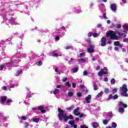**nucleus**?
I'll return each instance as SVG.
<instances>
[{"label": "nucleus", "instance_id": "nucleus-34", "mask_svg": "<svg viewBox=\"0 0 128 128\" xmlns=\"http://www.w3.org/2000/svg\"><path fill=\"white\" fill-rule=\"evenodd\" d=\"M118 96L115 94L113 96V100H118Z\"/></svg>", "mask_w": 128, "mask_h": 128}, {"label": "nucleus", "instance_id": "nucleus-19", "mask_svg": "<svg viewBox=\"0 0 128 128\" xmlns=\"http://www.w3.org/2000/svg\"><path fill=\"white\" fill-rule=\"evenodd\" d=\"M118 112H124V108L122 107L119 108Z\"/></svg>", "mask_w": 128, "mask_h": 128}, {"label": "nucleus", "instance_id": "nucleus-23", "mask_svg": "<svg viewBox=\"0 0 128 128\" xmlns=\"http://www.w3.org/2000/svg\"><path fill=\"white\" fill-rule=\"evenodd\" d=\"M58 92H60V90L58 89H56L54 92L53 94H58Z\"/></svg>", "mask_w": 128, "mask_h": 128}, {"label": "nucleus", "instance_id": "nucleus-62", "mask_svg": "<svg viewBox=\"0 0 128 128\" xmlns=\"http://www.w3.org/2000/svg\"><path fill=\"white\" fill-rule=\"evenodd\" d=\"M56 40H60V36H56Z\"/></svg>", "mask_w": 128, "mask_h": 128}, {"label": "nucleus", "instance_id": "nucleus-3", "mask_svg": "<svg viewBox=\"0 0 128 128\" xmlns=\"http://www.w3.org/2000/svg\"><path fill=\"white\" fill-rule=\"evenodd\" d=\"M120 90L122 92L121 93V96H122L128 97V86H126V84H123L122 86L120 88Z\"/></svg>", "mask_w": 128, "mask_h": 128}, {"label": "nucleus", "instance_id": "nucleus-15", "mask_svg": "<svg viewBox=\"0 0 128 128\" xmlns=\"http://www.w3.org/2000/svg\"><path fill=\"white\" fill-rule=\"evenodd\" d=\"M98 126V123L97 122H94L93 123L92 127L94 128H97Z\"/></svg>", "mask_w": 128, "mask_h": 128}, {"label": "nucleus", "instance_id": "nucleus-10", "mask_svg": "<svg viewBox=\"0 0 128 128\" xmlns=\"http://www.w3.org/2000/svg\"><path fill=\"white\" fill-rule=\"evenodd\" d=\"M91 99H92V96L88 95L85 100H86L87 104H90V100Z\"/></svg>", "mask_w": 128, "mask_h": 128}, {"label": "nucleus", "instance_id": "nucleus-7", "mask_svg": "<svg viewBox=\"0 0 128 128\" xmlns=\"http://www.w3.org/2000/svg\"><path fill=\"white\" fill-rule=\"evenodd\" d=\"M110 9L112 12H116V4H110Z\"/></svg>", "mask_w": 128, "mask_h": 128}, {"label": "nucleus", "instance_id": "nucleus-2", "mask_svg": "<svg viewBox=\"0 0 128 128\" xmlns=\"http://www.w3.org/2000/svg\"><path fill=\"white\" fill-rule=\"evenodd\" d=\"M116 32H114L112 30H110L106 32V36L108 38H110V40H118V36L116 35Z\"/></svg>", "mask_w": 128, "mask_h": 128}, {"label": "nucleus", "instance_id": "nucleus-32", "mask_svg": "<svg viewBox=\"0 0 128 128\" xmlns=\"http://www.w3.org/2000/svg\"><path fill=\"white\" fill-rule=\"evenodd\" d=\"M52 56H55L56 58H58V53H54V52H52Z\"/></svg>", "mask_w": 128, "mask_h": 128}, {"label": "nucleus", "instance_id": "nucleus-21", "mask_svg": "<svg viewBox=\"0 0 128 128\" xmlns=\"http://www.w3.org/2000/svg\"><path fill=\"white\" fill-rule=\"evenodd\" d=\"M117 124H116V122H112V128H116V126H117Z\"/></svg>", "mask_w": 128, "mask_h": 128}, {"label": "nucleus", "instance_id": "nucleus-33", "mask_svg": "<svg viewBox=\"0 0 128 128\" xmlns=\"http://www.w3.org/2000/svg\"><path fill=\"white\" fill-rule=\"evenodd\" d=\"M93 34L92 32H89L88 34V38H90L91 36H92Z\"/></svg>", "mask_w": 128, "mask_h": 128}, {"label": "nucleus", "instance_id": "nucleus-30", "mask_svg": "<svg viewBox=\"0 0 128 128\" xmlns=\"http://www.w3.org/2000/svg\"><path fill=\"white\" fill-rule=\"evenodd\" d=\"M118 34L119 36H122L124 38H126V35L124 33L118 32Z\"/></svg>", "mask_w": 128, "mask_h": 128}, {"label": "nucleus", "instance_id": "nucleus-43", "mask_svg": "<svg viewBox=\"0 0 128 128\" xmlns=\"http://www.w3.org/2000/svg\"><path fill=\"white\" fill-rule=\"evenodd\" d=\"M68 124H71L72 126V124H74V122L72 120H70L68 122Z\"/></svg>", "mask_w": 128, "mask_h": 128}, {"label": "nucleus", "instance_id": "nucleus-25", "mask_svg": "<svg viewBox=\"0 0 128 128\" xmlns=\"http://www.w3.org/2000/svg\"><path fill=\"white\" fill-rule=\"evenodd\" d=\"M78 62H86V60L82 58H80L78 60Z\"/></svg>", "mask_w": 128, "mask_h": 128}, {"label": "nucleus", "instance_id": "nucleus-57", "mask_svg": "<svg viewBox=\"0 0 128 128\" xmlns=\"http://www.w3.org/2000/svg\"><path fill=\"white\" fill-rule=\"evenodd\" d=\"M100 70V66H97L96 68V70Z\"/></svg>", "mask_w": 128, "mask_h": 128}, {"label": "nucleus", "instance_id": "nucleus-46", "mask_svg": "<svg viewBox=\"0 0 128 128\" xmlns=\"http://www.w3.org/2000/svg\"><path fill=\"white\" fill-rule=\"evenodd\" d=\"M4 66L1 65L0 66V70H4Z\"/></svg>", "mask_w": 128, "mask_h": 128}, {"label": "nucleus", "instance_id": "nucleus-48", "mask_svg": "<svg viewBox=\"0 0 128 128\" xmlns=\"http://www.w3.org/2000/svg\"><path fill=\"white\" fill-rule=\"evenodd\" d=\"M86 42H88V44H90V39L86 38Z\"/></svg>", "mask_w": 128, "mask_h": 128}, {"label": "nucleus", "instance_id": "nucleus-38", "mask_svg": "<svg viewBox=\"0 0 128 128\" xmlns=\"http://www.w3.org/2000/svg\"><path fill=\"white\" fill-rule=\"evenodd\" d=\"M123 28H124V30H128V25L126 24H124L123 25Z\"/></svg>", "mask_w": 128, "mask_h": 128}, {"label": "nucleus", "instance_id": "nucleus-9", "mask_svg": "<svg viewBox=\"0 0 128 128\" xmlns=\"http://www.w3.org/2000/svg\"><path fill=\"white\" fill-rule=\"evenodd\" d=\"M7 97L6 96H2L0 98V102L2 104H4L6 100Z\"/></svg>", "mask_w": 128, "mask_h": 128}, {"label": "nucleus", "instance_id": "nucleus-28", "mask_svg": "<svg viewBox=\"0 0 128 128\" xmlns=\"http://www.w3.org/2000/svg\"><path fill=\"white\" fill-rule=\"evenodd\" d=\"M32 122H36V124H38V122H40V119L39 118H34V119H33Z\"/></svg>", "mask_w": 128, "mask_h": 128}, {"label": "nucleus", "instance_id": "nucleus-26", "mask_svg": "<svg viewBox=\"0 0 128 128\" xmlns=\"http://www.w3.org/2000/svg\"><path fill=\"white\" fill-rule=\"evenodd\" d=\"M112 92L113 94H116V92H118V89H116V88H114L112 90Z\"/></svg>", "mask_w": 128, "mask_h": 128}, {"label": "nucleus", "instance_id": "nucleus-12", "mask_svg": "<svg viewBox=\"0 0 128 128\" xmlns=\"http://www.w3.org/2000/svg\"><path fill=\"white\" fill-rule=\"evenodd\" d=\"M118 104H119L121 108L122 107H123L124 108H128V105L126 104H124V102H119Z\"/></svg>", "mask_w": 128, "mask_h": 128}, {"label": "nucleus", "instance_id": "nucleus-20", "mask_svg": "<svg viewBox=\"0 0 128 128\" xmlns=\"http://www.w3.org/2000/svg\"><path fill=\"white\" fill-rule=\"evenodd\" d=\"M110 84H116V80L114 78H113L110 80Z\"/></svg>", "mask_w": 128, "mask_h": 128}, {"label": "nucleus", "instance_id": "nucleus-63", "mask_svg": "<svg viewBox=\"0 0 128 128\" xmlns=\"http://www.w3.org/2000/svg\"><path fill=\"white\" fill-rule=\"evenodd\" d=\"M114 50H116V52H118V47H115Z\"/></svg>", "mask_w": 128, "mask_h": 128}, {"label": "nucleus", "instance_id": "nucleus-31", "mask_svg": "<svg viewBox=\"0 0 128 128\" xmlns=\"http://www.w3.org/2000/svg\"><path fill=\"white\" fill-rule=\"evenodd\" d=\"M86 56V53L83 52L80 54L79 58H82V56Z\"/></svg>", "mask_w": 128, "mask_h": 128}, {"label": "nucleus", "instance_id": "nucleus-49", "mask_svg": "<svg viewBox=\"0 0 128 128\" xmlns=\"http://www.w3.org/2000/svg\"><path fill=\"white\" fill-rule=\"evenodd\" d=\"M79 118H82V116H84V114L79 112Z\"/></svg>", "mask_w": 128, "mask_h": 128}, {"label": "nucleus", "instance_id": "nucleus-5", "mask_svg": "<svg viewBox=\"0 0 128 128\" xmlns=\"http://www.w3.org/2000/svg\"><path fill=\"white\" fill-rule=\"evenodd\" d=\"M101 44L100 46H106V38L102 37L100 40Z\"/></svg>", "mask_w": 128, "mask_h": 128}, {"label": "nucleus", "instance_id": "nucleus-45", "mask_svg": "<svg viewBox=\"0 0 128 128\" xmlns=\"http://www.w3.org/2000/svg\"><path fill=\"white\" fill-rule=\"evenodd\" d=\"M77 96H78V98H81V96H82V93H80V92H78L77 94Z\"/></svg>", "mask_w": 128, "mask_h": 128}, {"label": "nucleus", "instance_id": "nucleus-47", "mask_svg": "<svg viewBox=\"0 0 128 128\" xmlns=\"http://www.w3.org/2000/svg\"><path fill=\"white\" fill-rule=\"evenodd\" d=\"M21 119L22 120H26V118L24 116H22L21 117Z\"/></svg>", "mask_w": 128, "mask_h": 128}, {"label": "nucleus", "instance_id": "nucleus-37", "mask_svg": "<svg viewBox=\"0 0 128 128\" xmlns=\"http://www.w3.org/2000/svg\"><path fill=\"white\" fill-rule=\"evenodd\" d=\"M12 64H14V61H11L10 62L6 63L5 64H6V66H8V64H10V66H12Z\"/></svg>", "mask_w": 128, "mask_h": 128}, {"label": "nucleus", "instance_id": "nucleus-4", "mask_svg": "<svg viewBox=\"0 0 128 128\" xmlns=\"http://www.w3.org/2000/svg\"><path fill=\"white\" fill-rule=\"evenodd\" d=\"M108 70L106 67H104V69H101L100 70L98 73V76H102L104 74H108Z\"/></svg>", "mask_w": 128, "mask_h": 128}, {"label": "nucleus", "instance_id": "nucleus-52", "mask_svg": "<svg viewBox=\"0 0 128 128\" xmlns=\"http://www.w3.org/2000/svg\"><path fill=\"white\" fill-rule=\"evenodd\" d=\"M104 82H108V78L107 77L104 78Z\"/></svg>", "mask_w": 128, "mask_h": 128}, {"label": "nucleus", "instance_id": "nucleus-44", "mask_svg": "<svg viewBox=\"0 0 128 128\" xmlns=\"http://www.w3.org/2000/svg\"><path fill=\"white\" fill-rule=\"evenodd\" d=\"M72 86L74 88H76V83H72Z\"/></svg>", "mask_w": 128, "mask_h": 128}, {"label": "nucleus", "instance_id": "nucleus-41", "mask_svg": "<svg viewBox=\"0 0 128 128\" xmlns=\"http://www.w3.org/2000/svg\"><path fill=\"white\" fill-rule=\"evenodd\" d=\"M66 86L68 88H70L71 86L70 84V82H67L66 83Z\"/></svg>", "mask_w": 128, "mask_h": 128}, {"label": "nucleus", "instance_id": "nucleus-18", "mask_svg": "<svg viewBox=\"0 0 128 128\" xmlns=\"http://www.w3.org/2000/svg\"><path fill=\"white\" fill-rule=\"evenodd\" d=\"M78 70V67L77 66L76 68H74L72 69L73 72H76Z\"/></svg>", "mask_w": 128, "mask_h": 128}, {"label": "nucleus", "instance_id": "nucleus-58", "mask_svg": "<svg viewBox=\"0 0 128 128\" xmlns=\"http://www.w3.org/2000/svg\"><path fill=\"white\" fill-rule=\"evenodd\" d=\"M103 17L104 18H106V20H108V18L106 17V14H103Z\"/></svg>", "mask_w": 128, "mask_h": 128}, {"label": "nucleus", "instance_id": "nucleus-59", "mask_svg": "<svg viewBox=\"0 0 128 128\" xmlns=\"http://www.w3.org/2000/svg\"><path fill=\"white\" fill-rule=\"evenodd\" d=\"M84 76H88V72L84 71Z\"/></svg>", "mask_w": 128, "mask_h": 128}, {"label": "nucleus", "instance_id": "nucleus-35", "mask_svg": "<svg viewBox=\"0 0 128 128\" xmlns=\"http://www.w3.org/2000/svg\"><path fill=\"white\" fill-rule=\"evenodd\" d=\"M42 65V60H40L38 62V66H40Z\"/></svg>", "mask_w": 128, "mask_h": 128}, {"label": "nucleus", "instance_id": "nucleus-39", "mask_svg": "<svg viewBox=\"0 0 128 128\" xmlns=\"http://www.w3.org/2000/svg\"><path fill=\"white\" fill-rule=\"evenodd\" d=\"M93 36L94 38H98V33L95 32L94 34H93Z\"/></svg>", "mask_w": 128, "mask_h": 128}, {"label": "nucleus", "instance_id": "nucleus-11", "mask_svg": "<svg viewBox=\"0 0 128 128\" xmlns=\"http://www.w3.org/2000/svg\"><path fill=\"white\" fill-rule=\"evenodd\" d=\"M114 46H120V48H122V46L123 44H120V42L118 41H116L114 42Z\"/></svg>", "mask_w": 128, "mask_h": 128}, {"label": "nucleus", "instance_id": "nucleus-6", "mask_svg": "<svg viewBox=\"0 0 128 128\" xmlns=\"http://www.w3.org/2000/svg\"><path fill=\"white\" fill-rule=\"evenodd\" d=\"M94 46L90 44V47L87 49V51L88 52H89V54H92V52H94Z\"/></svg>", "mask_w": 128, "mask_h": 128}, {"label": "nucleus", "instance_id": "nucleus-50", "mask_svg": "<svg viewBox=\"0 0 128 128\" xmlns=\"http://www.w3.org/2000/svg\"><path fill=\"white\" fill-rule=\"evenodd\" d=\"M22 70H18L17 72L18 74H22Z\"/></svg>", "mask_w": 128, "mask_h": 128}, {"label": "nucleus", "instance_id": "nucleus-55", "mask_svg": "<svg viewBox=\"0 0 128 128\" xmlns=\"http://www.w3.org/2000/svg\"><path fill=\"white\" fill-rule=\"evenodd\" d=\"M24 124H25L24 128H28V122H25Z\"/></svg>", "mask_w": 128, "mask_h": 128}, {"label": "nucleus", "instance_id": "nucleus-53", "mask_svg": "<svg viewBox=\"0 0 128 128\" xmlns=\"http://www.w3.org/2000/svg\"><path fill=\"white\" fill-rule=\"evenodd\" d=\"M123 42H128V38H125V39L123 40Z\"/></svg>", "mask_w": 128, "mask_h": 128}, {"label": "nucleus", "instance_id": "nucleus-27", "mask_svg": "<svg viewBox=\"0 0 128 128\" xmlns=\"http://www.w3.org/2000/svg\"><path fill=\"white\" fill-rule=\"evenodd\" d=\"M102 94H104V92L101 91L96 96V98H100V96H102Z\"/></svg>", "mask_w": 128, "mask_h": 128}, {"label": "nucleus", "instance_id": "nucleus-17", "mask_svg": "<svg viewBox=\"0 0 128 128\" xmlns=\"http://www.w3.org/2000/svg\"><path fill=\"white\" fill-rule=\"evenodd\" d=\"M104 92L106 94H108V92H110V89H108V88H105L104 90Z\"/></svg>", "mask_w": 128, "mask_h": 128}, {"label": "nucleus", "instance_id": "nucleus-13", "mask_svg": "<svg viewBox=\"0 0 128 128\" xmlns=\"http://www.w3.org/2000/svg\"><path fill=\"white\" fill-rule=\"evenodd\" d=\"M38 110H40L42 114H44V112H46V110L44 109L43 106H38Z\"/></svg>", "mask_w": 128, "mask_h": 128}, {"label": "nucleus", "instance_id": "nucleus-42", "mask_svg": "<svg viewBox=\"0 0 128 128\" xmlns=\"http://www.w3.org/2000/svg\"><path fill=\"white\" fill-rule=\"evenodd\" d=\"M112 94H110L108 96V100H112V98H113Z\"/></svg>", "mask_w": 128, "mask_h": 128}, {"label": "nucleus", "instance_id": "nucleus-14", "mask_svg": "<svg viewBox=\"0 0 128 128\" xmlns=\"http://www.w3.org/2000/svg\"><path fill=\"white\" fill-rule=\"evenodd\" d=\"M74 108V105H72L70 107H68L66 108V110H72V109Z\"/></svg>", "mask_w": 128, "mask_h": 128}, {"label": "nucleus", "instance_id": "nucleus-56", "mask_svg": "<svg viewBox=\"0 0 128 128\" xmlns=\"http://www.w3.org/2000/svg\"><path fill=\"white\" fill-rule=\"evenodd\" d=\"M6 104H9V102H12V100L11 99H8L6 102Z\"/></svg>", "mask_w": 128, "mask_h": 128}, {"label": "nucleus", "instance_id": "nucleus-29", "mask_svg": "<svg viewBox=\"0 0 128 128\" xmlns=\"http://www.w3.org/2000/svg\"><path fill=\"white\" fill-rule=\"evenodd\" d=\"M66 50H70V48H72V46H68L65 48Z\"/></svg>", "mask_w": 128, "mask_h": 128}, {"label": "nucleus", "instance_id": "nucleus-8", "mask_svg": "<svg viewBox=\"0 0 128 128\" xmlns=\"http://www.w3.org/2000/svg\"><path fill=\"white\" fill-rule=\"evenodd\" d=\"M79 110H80V108L78 107L74 110L73 113L76 116H80V114H79L80 112H78Z\"/></svg>", "mask_w": 128, "mask_h": 128}, {"label": "nucleus", "instance_id": "nucleus-51", "mask_svg": "<svg viewBox=\"0 0 128 128\" xmlns=\"http://www.w3.org/2000/svg\"><path fill=\"white\" fill-rule=\"evenodd\" d=\"M116 28H122V25L120 24H118L116 26Z\"/></svg>", "mask_w": 128, "mask_h": 128}, {"label": "nucleus", "instance_id": "nucleus-36", "mask_svg": "<svg viewBox=\"0 0 128 128\" xmlns=\"http://www.w3.org/2000/svg\"><path fill=\"white\" fill-rule=\"evenodd\" d=\"M108 122V120L105 119L103 120V124H106Z\"/></svg>", "mask_w": 128, "mask_h": 128}, {"label": "nucleus", "instance_id": "nucleus-64", "mask_svg": "<svg viewBox=\"0 0 128 128\" xmlns=\"http://www.w3.org/2000/svg\"><path fill=\"white\" fill-rule=\"evenodd\" d=\"M80 88H84V85H80Z\"/></svg>", "mask_w": 128, "mask_h": 128}, {"label": "nucleus", "instance_id": "nucleus-16", "mask_svg": "<svg viewBox=\"0 0 128 128\" xmlns=\"http://www.w3.org/2000/svg\"><path fill=\"white\" fill-rule=\"evenodd\" d=\"M93 88L94 90H98V85H96V84H93Z\"/></svg>", "mask_w": 128, "mask_h": 128}, {"label": "nucleus", "instance_id": "nucleus-40", "mask_svg": "<svg viewBox=\"0 0 128 128\" xmlns=\"http://www.w3.org/2000/svg\"><path fill=\"white\" fill-rule=\"evenodd\" d=\"M80 128H88V126H86V124L80 126Z\"/></svg>", "mask_w": 128, "mask_h": 128}, {"label": "nucleus", "instance_id": "nucleus-54", "mask_svg": "<svg viewBox=\"0 0 128 128\" xmlns=\"http://www.w3.org/2000/svg\"><path fill=\"white\" fill-rule=\"evenodd\" d=\"M66 80H68V78H66V77L62 79V82H66Z\"/></svg>", "mask_w": 128, "mask_h": 128}, {"label": "nucleus", "instance_id": "nucleus-61", "mask_svg": "<svg viewBox=\"0 0 128 128\" xmlns=\"http://www.w3.org/2000/svg\"><path fill=\"white\" fill-rule=\"evenodd\" d=\"M97 28H102V24H98L97 25Z\"/></svg>", "mask_w": 128, "mask_h": 128}, {"label": "nucleus", "instance_id": "nucleus-24", "mask_svg": "<svg viewBox=\"0 0 128 128\" xmlns=\"http://www.w3.org/2000/svg\"><path fill=\"white\" fill-rule=\"evenodd\" d=\"M66 118H68V119L72 120V118H74V116H72V115L70 114L68 116H66Z\"/></svg>", "mask_w": 128, "mask_h": 128}, {"label": "nucleus", "instance_id": "nucleus-1", "mask_svg": "<svg viewBox=\"0 0 128 128\" xmlns=\"http://www.w3.org/2000/svg\"><path fill=\"white\" fill-rule=\"evenodd\" d=\"M58 116L60 120H64V122H68V118H66V116H68V114L64 111V110L60 109V108H58Z\"/></svg>", "mask_w": 128, "mask_h": 128}, {"label": "nucleus", "instance_id": "nucleus-60", "mask_svg": "<svg viewBox=\"0 0 128 128\" xmlns=\"http://www.w3.org/2000/svg\"><path fill=\"white\" fill-rule=\"evenodd\" d=\"M8 88L6 87V86H4L2 88V90H6Z\"/></svg>", "mask_w": 128, "mask_h": 128}, {"label": "nucleus", "instance_id": "nucleus-22", "mask_svg": "<svg viewBox=\"0 0 128 128\" xmlns=\"http://www.w3.org/2000/svg\"><path fill=\"white\" fill-rule=\"evenodd\" d=\"M68 96H74V92H69L68 93Z\"/></svg>", "mask_w": 128, "mask_h": 128}]
</instances>
